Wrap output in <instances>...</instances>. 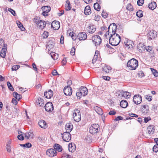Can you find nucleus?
I'll return each instance as SVG.
<instances>
[{"instance_id": "59", "label": "nucleus", "mask_w": 158, "mask_h": 158, "mask_svg": "<svg viewBox=\"0 0 158 158\" xmlns=\"http://www.w3.org/2000/svg\"><path fill=\"white\" fill-rule=\"evenodd\" d=\"M52 74L53 76H56L59 75L57 71L55 69L53 70V71L52 72Z\"/></svg>"}, {"instance_id": "40", "label": "nucleus", "mask_w": 158, "mask_h": 158, "mask_svg": "<svg viewBox=\"0 0 158 158\" xmlns=\"http://www.w3.org/2000/svg\"><path fill=\"white\" fill-rule=\"evenodd\" d=\"M151 69L152 73L155 77H157L158 76V72L156 69L152 68H151Z\"/></svg>"}, {"instance_id": "41", "label": "nucleus", "mask_w": 158, "mask_h": 158, "mask_svg": "<svg viewBox=\"0 0 158 158\" xmlns=\"http://www.w3.org/2000/svg\"><path fill=\"white\" fill-rule=\"evenodd\" d=\"M7 84L8 88L11 91H13L14 90V89L13 87L11 84L10 82L9 81H7Z\"/></svg>"}, {"instance_id": "17", "label": "nucleus", "mask_w": 158, "mask_h": 158, "mask_svg": "<svg viewBox=\"0 0 158 158\" xmlns=\"http://www.w3.org/2000/svg\"><path fill=\"white\" fill-rule=\"evenodd\" d=\"M80 91L81 92V94H83V96H85L88 93V90L85 87L81 86L80 88Z\"/></svg>"}, {"instance_id": "46", "label": "nucleus", "mask_w": 158, "mask_h": 158, "mask_svg": "<svg viewBox=\"0 0 158 158\" xmlns=\"http://www.w3.org/2000/svg\"><path fill=\"white\" fill-rule=\"evenodd\" d=\"M144 3V0H138L137 2V4L139 6H142Z\"/></svg>"}, {"instance_id": "16", "label": "nucleus", "mask_w": 158, "mask_h": 158, "mask_svg": "<svg viewBox=\"0 0 158 158\" xmlns=\"http://www.w3.org/2000/svg\"><path fill=\"white\" fill-rule=\"evenodd\" d=\"M156 35V32L154 31H150L148 35V39L151 40L154 39Z\"/></svg>"}, {"instance_id": "34", "label": "nucleus", "mask_w": 158, "mask_h": 158, "mask_svg": "<svg viewBox=\"0 0 158 158\" xmlns=\"http://www.w3.org/2000/svg\"><path fill=\"white\" fill-rule=\"evenodd\" d=\"M123 96L126 98H128L130 97V93L127 91H125L123 92Z\"/></svg>"}, {"instance_id": "42", "label": "nucleus", "mask_w": 158, "mask_h": 158, "mask_svg": "<svg viewBox=\"0 0 158 158\" xmlns=\"http://www.w3.org/2000/svg\"><path fill=\"white\" fill-rule=\"evenodd\" d=\"M136 16L139 18H141L143 17V15L142 13V11L141 10H139L136 13Z\"/></svg>"}, {"instance_id": "45", "label": "nucleus", "mask_w": 158, "mask_h": 158, "mask_svg": "<svg viewBox=\"0 0 158 158\" xmlns=\"http://www.w3.org/2000/svg\"><path fill=\"white\" fill-rule=\"evenodd\" d=\"M20 67V66L19 65H16L13 66L12 68V70L14 71L18 69Z\"/></svg>"}, {"instance_id": "49", "label": "nucleus", "mask_w": 158, "mask_h": 158, "mask_svg": "<svg viewBox=\"0 0 158 158\" xmlns=\"http://www.w3.org/2000/svg\"><path fill=\"white\" fill-rule=\"evenodd\" d=\"M102 15L103 18H106L107 17L108 14L106 12L103 10L102 12Z\"/></svg>"}, {"instance_id": "53", "label": "nucleus", "mask_w": 158, "mask_h": 158, "mask_svg": "<svg viewBox=\"0 0 158 158\" xmlns=\"http://www.w3.org/2000/svg\"><path fill=\"white\" fill-rule=\"evenodd\" d=\"M146 98L149 101L152 100V97L149 95H147L145 96Z\"/></svg>"}, {"instance_id": "24", "label": "nucleus", "mask_w": 158, "mask_h": 158, "mask_svg": "<svg viewBox=\"0 0 158 158\" xmlns=\"http://www.w3.org/2000/svg\"><path fill=\"white\" fill-rule=\"evenodd\" d=\"M75 145L72 143H69V152H73L75 150Z\"/></svg>"}, {"instance_id": "37", "label": "nucleus", "mask_w": 158, "mask_h": 158, "mask_svg": "<svg viewBox=\"0 0 158 158\" xmlns=\"http://www.w3.org/2000/svg\"><path fill=\"white\" fill-rule=\"evenodd\" d=\"M36 103L37 105H39L40 106H43L44 105V100L41 98H39L38 99Z\"/></svg>"}, {"instance_id": "26", "label": "nucleus", "mask_w": 158, "mask_h": 158, "mask_svg": "<svg viewBox=\"0 0 158 158\" xmlns=\"http://www.w3.org/2000/svg\"><path fill=\"white\" fill-rule=\"evenodd\" d=\"M73 128V126L70 123H68L65 125V129L67 131H69V132L72 131Z\"/></svg>"}, {"instance_id": "38", "label": "nucleus", "mask_w": 158, "mask_h": 158, "mask_svg": "<svg viewBox=\"0 0 158 158\" xmlns=\"http://www.w3.org/2000/svg\"><path fill=\"white\" fill-rule=\"evenodd\" d=\"M21 146L22 147L29 148L31 147L32 145L30 143H27L24 144H20Z\"/></svg>"}, {"instance_id": "1", "label": "nucleus", "mask_w": 158, "mask_h": 158, "mask_svg": "<svg viewBox=\"0 0 158 158\" xmlns=\"http://www.w3.org/2000/svg\"><path fill=\"white\" fill-rule=\"evenodd\" d=\"M121 41V37L118 34L111 36L109 39V43L112 46H116L118 45Z\"/></svg>"}, {"instance_id": "44", "label": "nucleus", "mask_w": 158, "mask_h": 158, "mask_svg": "<svg viewBox=\"0 0 158 158\" xmlns=\"http://www.w3.org/2000/svg\"><path fill=\"white\" fill-rule=\"evenodd\" d=\"M40 20L39 18L38 17H36L34 19L33 21L37 25L40 22Z\"/></svg>"}, {"instance_id": "50", "label": "nucleus", "mask_w": 158, "mask_h": 158, "mask_svg": "<svg viewBox=\"0 0 158 158\" xmlns=\"http://www.w3.org/2000/svg\"><path fill=\"white\" fill-rule=\"evenodd\" d=\"M48 33L46 31H44L43 34L42 35V36H43V38H46L48 37Z\"/></svg>"}, {"instance_id": "15", "label": "nucleus", "mask_w": 158, "mask_h": 158, "mask_svg": "<svg viewBox=\"0 0 158 158\" xmlns=\"http://www.w3.org/2000/svg\"><path fill=\"white\" fill-rule=\"evenodd\" d=\"M53 92L51 89L48 90V91L44 92V96L47 98L50 99L53 96Z\"/></svg>"}, {"instance_id": "31", "label": "nucleus", "mask_w": 158, "mask_h": 158, "mask_svg": "<svg viewBox=\"0 0 158 158\" xmlns=\"http://www.w3.org/2000/svg\"><path fill=\"white\" fill-rule=\"evenodd\" d=\"M54 149L58 152H61L62 150L61 146L58 144H55L54 146Z\"/></svg>"}, {"instance_id": "12", "label": "nucleus", "mask_w": 158, "mask_h": 158, "mask_svg": "<svg viewBox=\"0 0 158 158\" xmlns=\"http://www.w3.org/2000/svg\"><path fill=\"white\" fill-rule=\"evenodd\" d=\"M51 27L54 30H57L60 27V23L58 21H53L52 23Z\"/></svg>"}, {"instance_id": "7", "label": "nucleus", "mask_w": 158, "mask_h": 158, "mask_svg": "<svg viewBox=\"0 0 158 158\" xmlns=\"http://www.w3.org/2000/svg\"><path fill=\"white\" fill-rule=\"evenodd\" d=\"M64 92L66 95L70 96L72 94V89L70 86H66L64 89Z\"/></svg>"}, {"instance_id": "3", "label": "nucleus", "mask_w": 158, "mask_h": 158, "mask_svg": "<svg viewBox=\"0 0 158 158\" xmlns=\"http://www.w3.org/2000/svg\"><path fill=\"white\" fill-rule=\"evenodd\" d=\"M92 40L93 42H94L95 45L96 46L100 45L102 42L101 37L98 35L93 36Z\"/></svg>"}, {"instance_id": "9", "label": "nucleus", "mask_w": 158, "mask_h": 158, "mask_svg": "<svg viewBox=\"0 0 158 158\" xmlns=\"http://www.w3.org/2000/svg\"><path fill=\"white\" fill-rule=\"evenodd\" d=\"M42 9L43 10V15L46 16H48V13L50 11L51 8L49 6H44L42 7Z\"/></svg>"}, {"instance_id": "63", "label": "nucleus", "mask_w": 158, "mask_h": 158, "mask_svg": "<svg viewBox=\"0 0 158 158\" xmlns=\"http://www.w3.org/2000/svg\"><path fill=\"white\" fill-rule=\"evenodd\" d=\"M152 49V48L150 47L149 46H148L146 47H145V50H146L150 52L151 51Z\"/></svg>"}, {"instance_id": "36", "label": "nucleus", "mask_w": 158, "mask_h": 158, "mask_svg": "<svg viewBox=\"0 0 158 158\" xmlns=\"http://www.w3.org/2000/svg\"><path fill=\"white\" fill-rule=\"evenodd\" d=\"M6 49H2L0 52V56L1 57L4 58L5 57L6 54Z\"/></svg>"}, {"instance_id": "25", "label": "nucleus", "mask_w": 158, "mask_h": 158, "mask_svg": "<svg viewBox=\"0 0 158 158\" xmlns=\"http://www.w3.org/2000/svg\"><path fill=\"white\" fill-rule=\"evenodd\" d=\"M84 12L86 15H88L91 13V10L89 6H87L85 7Z\"/></svg>"}, {"instance_id": "22", "label": "nucleus", "mask_w": 158, "mask_h": 158, "mask_svg": "<svg viewBox=\"0 0 158 158\" xmlns=\"http://www.w3.org/2000/svg\"><path fill=\"white\" fill-rule=\"evenodd\" d=\"M39 125L42 128H46L47 126L46 122L44 120H40L38 123Z\"/></svg>"}, {"instance_id": "18", "label": "nucleus", "mask_w": 158, "mask_h": 158, "mask_svg": "<svg viewBox=\"0 0 158 158\" xmlns=\"http://www.w3.org/2000/svg\"><path fill=\"white\" fill-rule=\"evenodd\" d=\"M111 67L108 66H105L104 67L102 68L103 73L104 74L108 73L111 70Z\"/></svg>"}, {"instance_id": "58", "label": "nucleus", "mask_w": 158, "mask_h": 158, "mask_svg": "<svg viewBox=\"0 0 158 158\" xmlns=\"http://www.w3.org/2000/svg\"><path fill=\"white\" fill-rule=\"evenodd\" d=\"M32 66H33V68L34 69V70H35L37 72H38L37 71L38 69H37V68L36 67V65L35 64V63H33V64H32Z\"/></svg>"}, {"instance_id": "13", "label": "nucleus", "mask_w": 158, "mask_h": 158, "mask_svg": "<svg viewBox=\"0 0 158 158\" xmlns=\"http://www.w3.org/2000/svg\"><path fill=\"white\" fill-rule=\"evenodd\" d=\"M77 37L80 40H84L87 38V35L85 32H80L78 34Z\"/></svg>"}, {"instance_id": "61", "label": "nucleus", "mask_w": 158, "mask_h": 158, "mask_svg": "<svg viewBox=\"0 0 158 158\" xmlns=\"http://www.w3.org/2000/svg\"><path fill=\"white\" fill-rule=\"evenodd\" d=\"M38 140L39 142H42L43 141V138L42 136H39L38 138Z\"/></svg>"}, {"instance_id": "55", "label": "nucleus", "mask_w": 158, "mask_h": 158, "mask_svg": "<svg viewBox=\"0 0 158 158\" xmlns=\"http://www.w3.org/2000/svg\"><path fill=\"white\" fill-rule=\"evenodd\" d=\"M4 44V40L2 39H0V48H1V47L3 46Z\"/></svg>"}, {"instance_id": "8", "label": "nucleus", "mask_w": 158, "mask_h": 158, "mask_svg": "<svg viewBox=\"0 0 158 158\" xmlns=\"http://www.w3.org/2000/svg\"><path fill=\"white\" fill-rule=\"evenodd\" d=\"M57 153L56 151L53 148L48 149L46 152V154L51 157H53L55 156Z\"/></svg>"}, {"instance_id": "60", "label": "nucleus", "mask_w": 158, "mask_h": 158, "mask_svg": "<svg viewBox=\"0 0 158 158\" xmlns=\"http://www.w3.org/2000/svg\"><path fill=\"white\" fill-rule=\"evenodd\" d=\"M64 37L63 35H61L60 38V43L61 44H63L64 43Z\"/></svg>"}, {"instance_id": "62", "label": "nucleus", "mask_w": 158, "mask_h": 158, "mask_svg": "<svg viewBox=\"0 0 158 158\" xmlns=\"http://www.w3.org/2000/svg\"><path fill=\"white\" fill-rule=\"evenodd\" d=\"M67 63V61L65 58H64L61 62L62 64L63 65H65Z\"/></svg>"}, {"instance_id": "43", "label": "nucleus", "mask_w": 158, "mask_h": 158, "mask_svg": "<svg viewBox=\"0 0 158 158\" xmlns=\"http://www.w3.org/2000/svg\"><path fill=\"white\" fill-rule=\"evenodd\" d=\"M17 23H18L19 24H18V27L22 31H23L25 29V28L23 27L22 24L19 21H17Z\"/></svg>"}, {"instance_id": "30", "label": "nucleus", "mask_w": 158, "mask_h": 158, "mask_svg": "<svg viewBox=\"0 0 158 158\" xmlns=\"http://www.w3.org/2000/svg\"><path fill=\"white\" fill-rule=\"evenodd\" d=\"M34 134L32 132H29L25 133V137L27 139L29 138L32 139L33 137Z\"/></svg>"}, {"instance_id": "29", "label": "nucleus", "mask_w": 158, "mask_h": 158, "mask_svg": "<svg viewBox=\"0 0 158 158\" xmlns=\"http://www.w3.org/2000/svg\"><path fill=\"white\" fill-rule=\"evenodd\" d=\"M128 103L126 100H122L120 102V106L123 108H125L128 106Z\"/></svg>"}, {"instance_id": "10", "label": "nucleus", "mask_w": 158, "mask_h": 158, "mask_svg": "<svg viewBox=\"0 0 158 158\" xmlns=\"http://www.w3.org/2000/svg\"><path fill=\"white\" fill-rule=\"evenodd\" d=\"M45 110L48 112L52 111L53 110V106L52 102H48L45 106Z\"/></svg>"}, {"instance_id": "54", "label": "nucleus", "mask_w": 158, "mask_h": 158, "mask_svg": "<svg viewBox=\"0 0 158 158\" xmlns=\"http://www.w3.org/2000/svg\"><path fill=\"white\" fill-rule=\"evenodd\" d=\"M76 95L77 97H79V98H80L81 96H83V94H81V92L80 91L79 92H78L76 93Z\"/></svg>"}, {"instance_id": "35", "label": "nucleus", "mask_w": 158, "mask_h": 158, "mask_svg": "<svg viewBox=\"0 0 158 158\" xmlns=\"http://www.w3.org/2000/svg\"><path fill=\"white\" fill-rule=\"evenodd\" d=\"M94 9L97 11H99L101 9V6L98 2L95 3L94 5Z\"/></svg>"}, {"instance_id": "27", "label": "nucleus", "mask_w": 158, "mask_h": 158, "mask_svg": "<svg viewBox=\"0 0 158 158\" xmlns=\"http://www.w3.org/2000/svg\"><path fill=\"white\" fill-rule=\"evenodd\" d=\"M156 7V3L155 2H152L148 5L149 8L152 10H154Z\"/></svg>"}, {"instance_id": "21", "label": "nucleus", "mask_w": 158, "mask_h": 158, "mask_svg": "<svg viewBox=\"0 0 158 158\" xmlns=\"http://www.w3.org/2000/svg\"><path fill=\"white\" fill-rule=\"evenodd\" d=\"M46 24V23L44 21L40 20L37 25L38 27L40 29H43L45 27Z\"/></svg>"}, {"instance_id": "14", "label": "nucleus", "mask_w": 158, "mask_h": 158, "mask_svg": "<svg viewBox=\"0 0 158 158\" xmlns=\"http://www.w3.org/2000/svg\"><path fill=\"white\" fill-rule=\"evenodd\" d=\"M117 26L116 24L114 23H112L110 24L108 27V30L110 31L112 30V33L114 34L115 33L116 31Z\"/></svg>"}, {"instance_id": "23", "label": "nucleus", "mask_w": 158, "mask_h": 158, "mask_svg": "<svg viewBox=\"0 0 158 158\" xmlns=\"http://www.w3.org/2000/svg\"><path fill=\"white\" fill-rule=\"evenodd\" d=\"M148 133L149 134H153L155 131L154 127L153 125L149 126L147 129Z\"/></svg>"}, {"instance_id": "56", "label": "nucleus", "mask_w": 158, "mask_h": 158, "mask_svg": "<svg viewBox=\"0 0 158 158\" xmlns=\"http://www.w3.org/2000/svg\"><path fill=\"white\" fill-rule=\"evenodd\" d=\"M18 139L20 140H23L24 139V137L21 135H19L17 136Z\"/></svg>"}, {"instance_id": "52", "label": "nucleus", "mask_w": 158, "mask_h": 158, "mask_svg": "<svg viewBox=\"0 0 158 158\" xmlns=\"http://www.w3.org/2000/svg\"><path fill=\"white\" fill-rule=\"evenodd\" d=\"M98 59V56L95 55L93 59H92V63L93 64H94L96 61Z\"/></svg>"}, {"instance_id": "28", "label": "nucleus", "mask_w": 158, "mask_h": 158, "mask_svg": "<svg viewBox=\"0 0 158 158\" xmlns=\"http://www.w3.org/2000/svg\"><path fill=\"white\" fill-rule=\"evenodd\" d=\"M94 109L98 114L101 115L103 114L102 110L101 108L96 106L94 107Z\"/></svg>"}, {"instance_id": "51", "label": "nucleus", "mask_w": 158, "mask_h": 158, "mask_svg": "<svg viewBox=\"0 0 158 158\" xmlns=\"http://www.w3.org/2000/svg\"><path fill=\"white\" fill-rule=\"evenodd\" d=\"M8 11L11 12V13L14 16H15L16 13L15 11L11 8H9L8 9Z\"/></svg>"}, {"instance_id": "64", "label": "nucleus", "mask_w": 158, "mask_h": 158, "mask_svg": "<svg viewBox=\"0 0 158 158\" xmlns=\"http://www.w3.org/2000/svg\"><path fill=\"white\" fill-rule=\"evenodd\" d=\"M109 33H111V31L108 30V31L105 34V36L107 37L108 35L109 36L110 35Z\"/></svg>"}, {"instance_id": "32", "label": "nucleus", "mask_w": 158, "mask_h": 158, "mask_svg": "<svg viewBox=\"0 0 158 158\" xmlns=\"http://www.w3.org/2000/svg\"><path fill=\"white\" fill-rule=\"evenodd\" d=\"M66 4H65V9L67 11H68L71 10V6L70 4L69 1L68 0L66 1Z\"/></svg>"}, {"instance_id": "47", "label": "nucleus", "mask_w": 158, "mask_h": 158, "mask_svg": "<svg viewBox=\"0 0 158 158\" xmlns=\"http://www.w3.org/2000/svg\"><path fill=\"white\" fill-rule=\"evenodd\" d=\"M153 151L155 152H158V145H155L153 148Z\"/></svg>"}, {"instance_id": "33", "label": "nucleus", "mask_w": 158, "mask_h": 158, "mask_svg": "<svg viewBox=\"0 0 158 158\" xmlns=\"http://www.w3.org/2000/svg\"><path fill=\"white\" fill-rule=\"evenodd\" d=\"M50 55L54 60H57L59 57L58 54L55 52H51L50 53Z\"/></svg>"}, {"instance_id": "20", "label": "nucleus", "mask_w": 158, "mask_h": 158, "mask_svg": "<svg viewBox=\"0 0 158 158\" xmlns=\"http://www.w3.org/2000/svg\"><path fill=\"white\" fill-rule=\"evenodd\" d=\"M87 30L89 33L93 34L96 31V28L94 25L89 26L88 27Z\"/></svg>"}, {"instance_id": "4", "label": "nucleus", "mask_w": 158, "mask_h": 158, "mask_svg": "<svg viewBox=\"0 0 158 158\" xmlns=\"http://www.w3.org/2000/svg\"><path fill=\"white\" fill-rule=\"evenodd\" d=\"M99 125L97 124H93L89 128L90 132L93 134L97 133L98 132Z\"/></svg>"}, {"instance_id": "39", "label": "nucleus", "mask_w": 158, "mask_h": 158, "mask_svg": "<svg viewBox=\"0 0 158 158\" xmlns=\"http://www.w3.org/2000/svg\"><path fill=\"white\" fill-rule=\"evenodd\" d=\"M127 9L130 11H133L134 10L133 6L131 3L128 4L126 7Z\"/></svg>"}, {"instance_id": "5", "label": "nucleus", "mask_w": 158, "mask_h": 158, "mask_svg": "<svg viewBox=\"0 0 158 158\" xmlns=\"http://www.w3.org/2000/svg\"><path fill=\"white\" fill-rule=\"evenodd\" d=\"M62 138L64 141L68 142L69 141L71 137V134L69 132V131L64 132L63 134Z\"/></svg>"}, {"instance_id": "57", "label": "nucleus", "mask_w": 158, "mask_h": 158, "mask_svg": "<svg viewBox=\"0 0 158 158\" xmlns=\"http://www.w3.org/2000/svg\"><path fill=\"white\" fill-rule=\"evenodd\" d=\"M123 118L120 116H118L117 117H116L114 119L115 121H118L119 120H123Z\"/></svg>"}, {"instance_id": "6", "label": "nucleus", "mask_w": 158, "mask_h": 158, "mask_svg": "<svg viewBox=\"0 0 158 158\" xmlns=\"http://www.w3.org/2000/svg\"><path fill=\"white\" fill-rule=\"evenodd\" d=\"M76 111L77 112V114L76 112L73 113V118L76 122H78L81 119V115L80 114V111L76 109Z\"/></svg>"}, {"instance_id": "11", "label": "nucleus", "mask_w": 158, "mask_h": 158, "mask_svg": "<svg viewBox=\"0 0 158 158\" xmlns=\"http://www.w3.org/2000/svg\"><path fill=\"white\" fill-rule=\"evenodd\" d=\"M141 96L139 95H135L133 98V102L135 104H139L142 101Z\"/></svg>"}, {"instance_id": "19", "label": "nucleus", "mask_w": 158, "mask_h": 158, "mask_svg": "<svg viewBox=\"0 0 158 158\" xmlns=\"http://www.w3.org/2000/svg\"><path fill=\"white\" fill-rule=\"evenodd\" d=\"M137 49L139 52H142L145 50V46L143 44L140 43L139 44L138 46Z\"/></svg>"}, {"instance_id": "48", "label": "nucleus", "mask_w": 158, "mask_h": 158, "mask_svg": "<svg viewBox=\"0 0 158 158\" xmlns=\"http://www.w3.org/2000/svg\"><path fill=\"white\" fill-rule=\"evenodd\" d=\"M75 48L73 47L72 48L70 52V53L72 56L74 55L75 54Z\"/></svg>"}, {"instance_id": "2", "label": "nucleus", "mask_w": 158, "mask_h": 158, "mask_svg": "<svg viewBox=\"0 0 158 158\" xmlns=\"http://www.w3.org/2000/svg\"><path fill=\"white\" fill-rule=\"evenodd\" d=\"M127 65L129 69L131 70H134L138 67V61L135 59L132 58L128 61Z\"/></svg>"}]
</instances>
